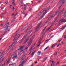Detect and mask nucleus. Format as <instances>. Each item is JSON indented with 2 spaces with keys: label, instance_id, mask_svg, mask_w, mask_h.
Returning a JSON list of instances; mask_svg holds the SVG:
<instances>
[{
  "label": "nucleus",
  "instance_id": "obj_1",
  "mask_svg": "<svg viewBox=\"0 0 66 66\" xmlns=\"http://www.w3.org/2000/svg\"><path fill=\"white\" fill-rule=\"evenodd\" d=\"M50 6L48 7L47 9H46V8H45L44 9H43L39 13V15L40 16L41 15H43L42 16L40 17V18L38 19V20L39 21L40 19H42V18H43V17L45 16V15L47 13V10H48L50 8Z\"/></svg>",
  "mask_w": 66,
  "mask_h": 66
},
{
  "label": "nucleus",
  "instance_id": "obj_2",
  "mask_svg": "<svg viewBox=\"0 0 66 66\" xmlns=\"http://www.w3.org/2000/svg\"><path fill=\"white\" fill-rule=\"evenodd\" d=\"M5 52H1V51H0V55L1 56H0V63L4 59L5 57L3 56L4 54H5Z\"/></svg>",
  "mask_w": 66,
  "mask_h": 66
},
{
  "label": "nucleus",
  "instance_id": "obj_3",
  "mask_svg": "<svg viewBox=\"0 0 66 66\" xmlns=\"http://www.w3.org/2000/svg\"><path fill=\"white\" fill-rule=\"evenodd\" d=\"M65 22H66V19H64V18H63L60 20L58 23L55 24V26H56V24H60V23H65Z\"/></svg>",
  "mask_w": 66,
  "mask_h": 66
},
{
  "label": "nucleus",
  "instance_id": "obj_4",
  "mask_svg": "<svg viewBox=\"0 0 66 66\" xmlns=\"http://www.w3.org/2000/svg\"><path fill=\"white\" fill-rule=\"evenodd\" d=\"M9 22H7L5 24V29L6 30H7V31H10V29H11V27L7 26V25H9Z\"/></svg>",
  "mask_w": 66,
  "mask_h": 66
},
{
  "label": "nucleus",
  "instance_id": "obj_5",
  "mask_svg": "<svg viewBox=\"0 0 66 66\" xmlns=\"http://www.w3.org/2000/svg\"><path fill=\"white\" fill-rule=\"evenodd\" d=\"M32 39H30V40L29 41L28 43V45L27 46V47H29L31 45V44L33 42Z\"/></svg>",
  "mask_w": 66,
  "mask_h": 66
},
{
  "label": "nucleus",
  "instance_id": "obj_6",
  "mask_svg": "<svg viewBox=\"0 0 66 66\" xmlns=\"http://www.w3.org/2000/svg\"><path fill=\"white\" fill-rule=\"evenodd\" d=\"M42 23V22H41L37 26L36 28L34 31V33H35L36 31H37V30H38L39 26H40L41 24Z\"/></svg>",
  "mask_w": 66,
  "mask_h": 66
},
{
  "label": "nucleus",
  "instance_id": "obj_7",
  "mask_svg": "<svg viewBox=\"0 0 66 66\" xmlns=\"http://www.w3.org/2000/svg\"><path fill=\"white\" fill-rule=\"evenodd\" d=\"M19 36H20V34H16L15 35L14 37V39H13V41H15V40H16L17 39H18Z\"/></svg>",
  "mask_w": 66,
  "mask_h": 66
},
{
  "label": "nucleus",
  "instance_id": "obj_8",
  "mask_svg": "<svg viewBox=\"0 0 66 66\" xmlns=\"http://www.w3.org/2000/svg\"><path fill=\"white\" fill-rule=\"evenodd\" d=\"M27 35L28 34H27L26 35L24 36L22 39L20 40V42H19L20 44L21 43V42H23V41L26 38V37H27Z\"/></svg>",
  "mask_w": 66,
  "mask_h": 66
},
{
  "label": "nucleus",
  "instance_id": "obj_9",
  "mask_svg": "<svg viewBox=\"0 0 66 66\" xmlns=\"http://www.w3.org/2000/svg\"><path fill=\"white\" fill-rule=\"evenodd\" d=\"M64 10H65V8H64L59 13H58V15L56 17V19H57V18H58L59 16H60L61 15V14L62 13V12H63L64 11Z\"/></svg>",
  "mask_w": 66,
  "mask_h": 66
},
{
  "label": "nucleus",
  "instance_id": "obj_10",
  "mask_svg": "<svg viewBox=\"0 0 66 66\" xmlns=\"http://www.w3.org/2000/svg\"><path fill=\"white\" fill-rule=\"evenodd\" d=\"M35 44H34L32 45H31V47L30 48V49L29 50V51H31V50H32V51H34V49H35V48H33V47H34L35 46Z\"/></svg>",
  "mask_w": 66,
  "mask_h": 66
},
{
  "label": "nucleus",
  "instance_id": "obj_11",
  "mask_svg": "<svg viewBox=\"0 0 66 66\" xmlns=\"http://www.w3.org/2000/svg\"><path fill=\"white\" fill-rule=\"evenodd\" d=\"M28 60V59H25V60L23 61L22 64H20V65H19V66H23V64H24V63L26 62L27 61V60Z\"/></svg>",
  "mask_w": 66,
  "mask_h": 66
},
{
  "label": "nucleus",
  "instance_id": "obj_12",
  "mask_svg": "<svg viewBox=\"0 0 66 66\" xmlns=\"http://www.w3.org/2000/svg\"><path fill=\"white\" fill-rule=\"evenodd\" d=\"M65 2V1L64 0H60L59 2H58V4H64Z\"/></svg>",
  "mask_w": 66,
  "mask_h": 66
},
{
  "label": "nucleus",
  "instance_id": "obj_13",
  "mask_svg": "<svg viewBox=\"0 0 66 66\" xmlns=\"http://www.w3.org/2000/svg\"><path fill=\"white\" fill-rule=\"evenodd\" d=\"M25 47V45L23 46H20L18 47V50H22L23 48Z\"/></svg>",
  "mask_w": 66,
  "mask_h": 66
},
{
  "label": "nucleus",
  "instance_id": "obj_14",
  "mask_svg": "<svg viewBox=\"0 0 66 66\" xmlns=\"http://www.w3.org/2000/svg\"><path fill=\"white\" fill-rule=\"evenodd\" d=\"M32 25H31L27 29V30H26L25 31V33H26V32H27V31H29V30H30L31 29V28H32Z\"/></svg>",
  "mask_w": 66,
  "mask_h": 66
},
{
  "label": "nucleus",
  "instance_id": "obj_15",
  "mask_svg": "<svg viewBox=\"0 0 66 66\" xmlns=\"http://www.w3.org/2000/svg\"><path fill=\"white\" fill-rule=\"evenodd\" d=\"M11 57H10L9 59H8V60L6 62V65H8L9 64H10V62L11 61Z\"/></svg>",
  "mask_w": 66,
  "mask_h": 66
},
{
  "label": "nucleus",
  "instance_id": "obj_16",
  "mask_svg": "<svg viewBox=\"0 0 66 66\" xmlns=\"http://www.w3.org/2000/svg\"><path fill=\"white\" fill-rule=\"evenodd\" d=\"M28 23L23 28L21 29V31H22V30H24L27 27H28Z\"/></svg>",
  "mask_w": 66,
  "mask_h": 66
},
{
  "label": "nucleus",
  "instance_id": "obj_17",
  "mask_svg": "<svg viewBox=\"0 0 66 66\" xmlns=\"http://www.w3.org/2000/svg\"><path fill=\"white\" fill-rule=\"evenodd\" d=\"M12 56L13 57V59H17V55H12Z\"/></svg>",
  "mask_w": 66,
  "mask_h": 66
},
{
  "label": "nucleus",
  "instance_id": "obj_18",
  "mask_svg": "<svg viewBox=\"0 0 66 66\" xmlns=\"http://www.w3.org/2000/svg\"><path fill=\"white\" fill-rule=\"evenodd\" d=\"M29 40V38H27L26 39V40L24 42V43H23L24 44H26V43L27 42H28V41Z\"/></svg>",
  "mask_w": 66,
  "mask_h": 66
},
{
  "label": "nucleus",
  "instance_id": "obj_19",
  "mask_svg": "<svg viewBox=\"0 0 66 66\" xmlns=\"http://www.w3.org/2000/svg\"><path fill=\"white\" fill-rule=\"evenodd\" d=\"M17 40H16V41L14 42L13 43H12L11 45L13 46H14L17 43Z\"/></svg>",
  "mask_w": 66,
  "mask_h": 66
},
{
  "label": "nucleus",
  "instance_id": "obj_20",
  "mask_svg": "<svg viewBox=\"0 0 66 66\" xmlns=\"http://www.w3.org/2000/svg\"><path fill=\"white\" fill-rule=\"evenodd\" d=\"M55 14H53L52 16H51V17H50L48 19V20H50V19H51V18H52L53 17H54V16H55Z\"/></svg>",
  "mask_w": 66,
  "mask_h": 66
},
{
  "label": "nucleus",
  "instance_id": "obj_21",
  "mask_svg": "<svg viewBox=\"0 0 66 66\" xmlns=\"http://www.w3.org/2000/svg\"><path fill=\"white\" fill-rule=\"evenodd\" d=\"M13 63L12 62H9V66H11L12 65H13Z\"/></svg>",
  "mask_w": 66,
  "mask_h": 66
},
{
  "label": "nucleus",
  "instance_id": "obj_22",
  "mask_svg": "<svg viewBox=\"0 0 66 66\" xmlns=\"http://www.w3.org/2000/svg\"><path fill=\"white\" fill-rule=\"evenodd\" d=\"M28 47H27L24 50V52H26L27 51V50H28Z\"/></svg>",
  "mask_w": 66,
  "mask_h": 66
},
{
  "label": "nucleus",
  "instance_id": "obj_23",
  "mask_svg": "<svg viewBox=\"0 0 66 66\" xmlns=\"http://www.w3.org/2000/svg\"><path fill=\"white\" fill-rule=\"evenodd\" d=\"M16 52H17V51L15 50V51L13 53L12 55H17V54H16Z\"/></svg>",
  "mask_w": 66,
  "mask_h": 66
},
{
  "label": "nucleus",
  "instance_id": "obj_24",
  "mask_svg": "<svg viewBox=\"0 0 66 66\" xmlns=\"http://www.w3.org/2000/svg\"><path fill=\"white\" fill-rule=\"evenodd\" d=\"M38 42L39 43V45H37L38 47L39 46H40V44H41V42H40V39H39V40L38 41Z\"/></svg>",
  "mask_w": 66,
  "mask_h": 66
},
{
  "label": "nucleus",
  "instance_id": "obj_25",
  "mask_svg": "<svg viewBox=\"0 0 66 66\" xmlns=\"http://www.w3.org/2000/svg\"><path fill=\"white\" fill-rule=\"evenodd\" d=\"M57 19H56V18L52 22V24H53V23H54V22L56 21V20H57Z\"/></svg>",
  "mask_w": 66,
  "mask_h": 66
},
{
  "label": "nucleus",
  "instance_id": "obj_26",
  "mask_svg": "<svg viewBox=\"0 0 66 66\" xmlns=\"http://www.w3.org/2000/svg\"><path fill=\"white\" fill-rule=\"evenodd\" d=\"M22 51H20L19 52V53L18 54V55H21V52Z\"/></svg>",
  "mask_w": 66,
  "mask_h": 66
},
{
  "label": "nucleus",
  "instance_id": "obj_27",
  "mask_svg": "<svg viewBox=\"0 0 66 66\" xmlns=\"http://www.w3.org/2000/svg\"><path fill=\"white\" fill-rule=\"evenodd\" d=\"M52 26H53V24H52L50 27H49L48 29H47V31H48V30H50V28H52Z\"/></svg>",
  "mask_w": 66,
  "mask_h": 66
},
{
  "label": "nucleus",
  "instance_id": "obj_28",
  "mask_svg": "<svg viewBox=\"0 0 66 66\" xmlns=\"http://www.w3.org/2000/svg\"><path fill=\"white\" fill-rule=\"evenodd\" d=\"M45 29L44 28L43 29V30L41 32V34H43V33L44 32V31H45Z\"/></svg>",
  "mask_w": 66,
  "mask_h": 66
},
{
  "label": "nucleus",
  "instance_id": "obj_29",
  "mask_svg": "<svg viewBox=\"0 0 66 66\" xmlns=\"http://www.w3.org/2000/svg\"><path fill=\"white\" fill-rule=\"evenodd\" d=\"M66 26H65L63 27H62L61 28L62 30H64V29H65V28H66Z\"/></svg>",
  "mask_w": 66,
  "mask_h": 66
},
{
  "label": "nucleus",
  "instance_id": "obj_30",
  "mask_svg": "<svg viewBox=\"0 0 66 66\" xmlns=\"http://www.w3.org/2000/svg\"><path fill=\"white\" fill-rule=\"evenodd\" d=\"M41 53V51H38V52L37 54H38V55H40V53Z\"/></svg>",
  "mask_w": 66,
  "mask_h": 66
},
{
  "label": "nucleus",
  "instance_id": "obj_31",
  "mask_svg": "<svg viewBox=\"0 0 66 66\" xmlns=\"http://www.w3.org/2000/svg\"><path fill=\"white\" fill-rule=\"evenodd\" d=\"M35 35H34L30 39H32V40L34 39V37H35Z\"/></svg>",
  "mask_w": 66,
  "mask_h": 66
},
{
  "label": "nucleus",
  "instance_id": "obj_32",
  "mask_svg": "<svg viewBox=\"0 0 66 66\" xmlns=\"http://www.w3.org/2000/svg\"><path fill=\"white\" fill-rule=\"evenodd\" d=\"M55 44H54L51 47V48H53V47H55Z\"/></svg>",
  "mask_w": 66,
  "mask_h": 66
},
{
  "label": "nucleus",
  "instance_id": "obj_33",
  "mask_svg": "<svg viewBox=\"0 0 66 66\" xmlns=\"http://www.w3.org/2000/svg\"><path fill=\"white\" fill-rule=\"evenodd\" d=\"M12 45H11L10 46H9V47H8V48L9 49H11V47H12Z\"/></svg>",
  "mask_w": 66,
  "mask_h": 66
},
{
  "label": "nucleus",
  "instance_id": "obj_34",
  "mask_svg": "<svg viewBox=\"0 0 66 66\" xmlns=\"http://www.w3.org/2000/svg\"><path fill=\"white\" fill-rule=\"evenodd\" d=\"M34 53H32L31 55V57H33V56L34 55Z\"/></svg>",
  "mask_w": 66,
  "mask_h": 66
},
{
  "label": "nucleus",
  "instance_id": "obj_35",
  "mask_svg": "<svg viewBox=\"0 0 66 66\" xmlns=\"http://www.w3.org/2000/svg\"><path fill=\"white\" fill-rule=\"evenodd\" d=\"M60 11V10H57L56 11V14H57L58 12H59Z\"/></svg>",
  "mask_w": 66,
  "mask_h": 66
},
{
  "label": "nucleus",
  "instance_id": "obj_36",
  "mask_svg": "<svg viewBox=\"0 0 66 66\" xmlns=\"http://www.w3.org/2000/svg\"><path fill=\"white\" fill-rule=\"evenodd\" d=\"M61 5H60L58 6V8L59 9V10L61 9Z\"/></svg>",
  "mask_w": 66,
  "mask_h": 66
},
{
  "label": "nucleus",
  "instance_id": "obj_37",
  "mask_svg": "<svg viewBox=\"0 0 66 66\" xmlns=\"http://www.w3.org/2000/svg\"><path fill=\"white\" fill-rule=\"evenodd\" d=\"M4 15V13H2L1 14V15L0 16H1V17H2L3 15Z\"/></svg>",
  "mask_w": 66,
  "mask_h": 66
},
{
  "label": "nucleus",
  "instance_id": "obj_38",
  "mask_svg": "<svg viewBox=\"0 0 66 66\" xmlns=\"http://www.w3.org/2000/svg\"><path fill=\"white\" fill-rule=\"evenodd\" d=\"M26 55V54H24L21 57H22H22H24V56H25Z\"/></svg>",
  "mask_w": 66,
  "mask_h": 66
},
{
  "label": "nucleus",
  "instance_id": "obj_39",
  "mask_svg": "<svg viewBox=\"0 0 66 66\" xmlns=\"http://www.w3.org/2000/svg\"><path fill=\"white\" fill-rule=\"evenodd\" d=\"M24 5L25 7H27L29 6V5L28 4H24Z\"/></svg>",
  "mask_w": 66,
  "mask_h": 66
},
{
  "label": "nucleus",
  "instance_id": "obj_40",
  "mask_svg": "<svg viewBox=\"0 0 66 66\" xmlns=\"http://www.w3.org/2000/svg\"><path fill=\"white\" fill-rule=\"evenodd\" d=\"M45 35V34H44L42 36V38H40V39H42V38H43L44 37V35Z\"/></svg>",
  "mask_w": 66,
  "mask_h": 66
},
{
  "label": "nucleus",
  "instance_id": "obj_41",
  "mask_svg": "<svg viewBox=\"0 0 66 66\" xmlns=\"http://www.w3.org/2000/svg\"><path fill=\"white\" fill-rule=\"evenodd\" d=\"M52 64H53L54 65L55 63V62H54V61H52Z\"/></svg>",
  "mask_w": 66,
  "mask_h": 66
},
{
  "label": "nucleus",
  "instance_id": "obj_42",
  "mask_svg": "<svg viewBox=\"0 0 66 66\" xmlns=\"http://www.w3.org/2000/svg\"><path fill=\"white\" fill-rule=\"evenodd\" d=\"M49 48V47H46L44 49V51H45V50H46L47 49H48V48Z\"/></svg>",
  "mask_w": 66,
  "mask_h": 66
},
{
  "label": "nucleus",
  "instance_id": "obj_43",
  "mask_svg": "<svg viewBox=\"0 0 66 66\" xmlns=\"http://www.w3.org/2000/svg\"><path fill=\"white\" fill-rule=\"evenodd\" d=\"M61 45V43H59L57 45V47L58 46H59L60 45Z\"/></svg>",
  "mask_w": 66,
  "mask_h": 66
},
{
  "label": "nucleus",
  "instance_id": "obj_44",
  "mask_svg": "<svg viewBox=\"0 0 66 66\" xmlns=\"http://www.w3.org/2000/svg\"><path fill=\"white\" fill-rule=\"evenodd\" d=\"M49 39H47L46 41V43H48L49 42Z\"/></svg>",
  "mask_w": 66,
  "mask_h": 66
},
{
  "label": "nucleus",
  "instance_id": "obj_45",
  "mask_svg": "<svg viewBox=\"0 0 66 66\" xmlns=\"http://www.w3.org/2000/svg\"><path fill=\"white\" fill-rule=\"evenodd\" d=\"M5 3L6 4H7L8 3V1H6L5 2Z\"/></svg>",
  "mask_w": 66,
  "mask_h": 66
},
{
  "label": "nucleus",
  "instance_id": "obj_46",
  "mask_svg": "<svg viewBox=\"0 0 66 66\" xmlns=\"http://www.w3.org/2000/svg\"><path fill=\"white\" fill-rule=\"evenodd\" d=\"M4 9V7H2L1 8V10H3Z\"/></svg>",
  "mask_w": 66,
  "mask_h": 66
},
{
  "label": "nucleus",
  "instance_id": "obj_47",
  "mask_svg": "<svg viewBox=\"0 0 66 66\" xmlns=\"http://www.w3.org/2000/svg\"><path fill=\"white\" fill-rule=\"evenodd\" d=\"M6 31H5L4 32V34H5V33H7V31H6V29L5 30Z\"/></svg>",
  "mask_w": 66,
  "mask_h": 66
},
{
  "label": "nucleus",
  "instance_id": "obj_48",
  "mask_svg": "<svg viewBox=\"0 0 66 66\" xmlns=\"http://www.w3.org/2000/svg\"><path fill=\"white\" fill-rule=\"evenodd\" d=\"M13 5L14 6H15V5H16V3H14V4H13Z\"/></svg>",
  "mask_w": 66,
  "mask_h": 66
},
{
  "label": "nucleus",
  "instance_id": "obj_49",
  "mask_svg": "<svg viewBox=\"0 0 66 66\" xmlns=\"http://www.w3.org/2000/svg\"><path fill=\"white\" fill-rule=\"evenodd\" d=\"M4 33H3L2 34H1V36H2L3 35H4Z\"/></svg>",
  "mask_w": 66,
  "mask_h": 66
},
{
  "label": "nucleus",
  "instance_id": "obj_50",
  "mask_svg": "<svg viewBox=\"0 0 66 66\" xmlns=\"http://www.w3.org/2000/svg\"><path fill=\"white\" fill-rule=\"evenodd\" d=\"M12 5H10L9 7V9H10V8H11V7H12Z\"/></svg>",
  "mask_w": 66,
  "mask_h": 66
},
{
  "label": "nucleus",
  "instance_id": "obj_51",
  "mask_svg": "<svg viewBox=\"0 0 66 66\" xmlns=\"http://www.w3.org/2000/svg\"><path fill=\"white\" fill-rule=\"evenodd\" d=\"M16 66V64H14L12 66Z\"/></svg>",
  "mask_w": 66,
  "mask_h": 66
},
{
  "label": "nucleus",
  "instance_id": "obj_52",
  "mask_svg": "<svg viewBox=\"0 0 66 66\" xmlns=\"http://www.w3.org/2000/svg\"><path fill=\"white\" fill-rule=\"evenodd\" d=\"M5 62L4 63H3L2 65V66H4V65H5Z\"/></svg>",
  "mask_w": 66,
  "mask_h": 66
},
{
  "label": "nucleus",
  "instance_id": "obj_53",
  "mask_svg": "<svg viewBox=\"0 0 66 66\" xmlns=\"http://www.w3.org/2000/svg\"><path fill=\"white\" fill-rule=\"evenodd\" d=\"M14 21L13 20H12L11 21V23H13V22H14Z\"/></svg>",
  "mask_w": 66,
  "mask_h": 66
},
{
  "label": "nucleus",
  "instance_id": "obj_54",
  "mask_svg": "<svg viewBox=\"0 0 66 66\" xmlns=\"http://www.w3.org/2000/svg\"><path fill=\"white\" fill-rule=\"evenodd\" d=\"M15 1H13L12 3V4H13L14 3H15Z\"/></svg>",
  "mask_w": 66,
  "mask_h": 66
},
{
  "label": "nucleus",
  "instance_id": "obj_55",
  "mask_svg": "<svg viewBox=\"0 0 66 66\" xmlns=\"http://www.w3.org/2000/svg\"><path fill=\"white\" fill-rule=\"evenodd\" d=\"M21 4H22L23 3V2H22V1L21 2Z\"/></svg>",
  "mask_w": 66,
  "mask_h": 66
},
{
  "label": "nucleus",
  "instance_id": "obj_56",
  "mask_svg": "<svg viewBox=\"0 0 66 66\" xmlns=\"http://www.w3.org/2000/svg\"><path fill=\"white\" fill-rule=\"evenodd\" d=\"M47 59V57H46V58L45 57L44 58V59H43L44 60H46V59Z\"/></svg>",
  "mask_w": 66,
  "mask_h": 66
},
{
  "label": "nucleus",
  "instance_id": "obj_57",
  "mask_svg": "<svg viewBox=\"0 0 66 66\" xmlns=\"http://www.w3.org/2000/svg\"><path fill=\"white\" fill-rule=\"evenodd\" d=\"M23 59H22V60H21V63H22V62H23V61H23Z\"/></svg>",
  "mask_w": 66,
  "mask_h": 66
},
{
  "label": "nucleus",
  "instance_id": "obj_58",
  "mask_svg": "<svg viewBox=\"0 0 66 66\" xmlns=\"http://www.w3.org/2000/svg\"><path fill=\"white\" fill-rule=\"evenodd\" d=\"M15 9V8L14 7H13V9H12V10H14Z\"/></svg>",
  "mask_w": 66,
  "mask_h": 66
},
{
  "label": "nucleus",
  "instance_id": "obj_59",
  "mask_svg": "<svg viewBox=\"0 0 66 66\" xmlns=\"http://www.w3.org/2000/svg\"><path fill=\"white\" fill-rule=\"evenodd\" d=\"M15 18H14V19H13V20L14 21H15Z\"/></svg>",
  "mask_w": 66,
  "mask_h": 66
},
{
  "label": "nucleus",
  "instance_id": "obj_60",
  "mask_svg": "<svg viewBox=\"0 0 66 66\" xmlns=\"http://www.w3.org/2000/svg\"><path fill=\"white\" fill-rule=\"evenodd\" d=\"M23 9H24V10H26V7H25Z\"/></svg>",
  "mask_w": 66,
  "mask_h": 66
},
{
  "label": "nucleus",
  "instance_id": "obj_61",
  "mask_svg": "<svg viewBox=\"0 0 66 66\" xmlns=\"http://www.w3.org/2000/svg\"><path fill=\"white\" fill-rule=\"evenodd\" d=\"M50 15H48V16L47 17H46V18H48V17H49L50 16Z\"/></svg>",
  "mask_w": 66,
  "mask_h": 66
},
{
  "label": "nucleus",
  "instance_id": "obj_62",
  "mask_svg": "<svg viewBox=\"0 0 66 66\" xmlns=\"http://www.w3.org/2000/svg\"><path fill=\"white\" fill-rule=\"evenodd\" d=\"M13 50V48H12L10 50V51L11 52V51H12Z\"/></svg>",
  "mask_w": 66,
  "mask_h": 66
},
{
  "label": "nucleus",
  "instance_id": "obj_63",
  "mask_svg": "<svg viewBox=\"0 0 66 66\" xmlns=\"http://www.w3.org/2000/svg\"><path fill=\"white\" fill-rule=\"evenodd\" d=\"M66 11H65V12H64V13H63V14H66Z\"/></svg>",
  "mask_w": 66,
  "mask_h": 66
},
{
  "label": "nucleus",
  "instance_id": "obj_64",
  "mask_svg": "<svg viewBox=\"0 0 66 66\" xmlns=\"http://www.w3.org/2000/svg\"><path fill=\"white\" fill-rule=\"evenodd\" d=\"M6 13H7L6 12H5V13H4V14H5V15H6Z\"/></svg>",
  "mask_w": 66,
  "mask_h": 66
}]
</instances>
